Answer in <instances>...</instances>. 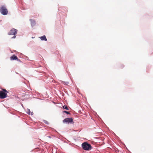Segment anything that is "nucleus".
Returning <instances> with one entry per match:
<instances>
[{
    "mask_svg": "<svg viewBox=\"0 0 153 153\" xmlns=\"http://www.w3.org/2000/svg\"><path fill=\"white\" fill-rule=\"evenodd\" d=\"M63 108L64 109L68 110L69 109L67 105H64L63 106Z\"/></svg>",
    "mask_w": 153,
    "mask_h": 153,
    "instance_id": "obj_10",
    "label": "nucleus"
},
{
    "mask_svg": "<svg viewBox=\"0 0 153 153\" xmlns=\"http://www.w3.org/2000/svg\"><path fill=\"white\" fill-rule=\"evenodd\" d=\"M63 112L66 113L67 114H70V113H69V112L67 111H63Z\"/></svg>",
    "mask_w": 153,
    "mask_h": 153,
    "instance_id": "obj_11",
    "label": "nucleus"
},
{
    "mask_svg": "<svg viewBox=\"0 0 153 153\" xmlns=\"http://www.w3.org/2000/svg\"><path fill=\"white\" fill-rule=\"evenodd\" d=\"M7 96V93H6L2 91H0V98L4 99Z\"/></svg>",
    "mask_w": 153,
    "mask_h": 153,
    "instance_id": "obj_4",
    "label": "nucleus"
},
{
    "mask_svg": "<svg viewBox=\"0 0 153 153\" xmlns=\"http://www.w3.org/2000/svg\"><path fill=\"white\" fill-rule=\"evenodd\" d=\"M27 113L29 115H33V112H31L30 113V109H28L27 110Z\"/></svg>",
    "mask_w": 153,
    "mask_h": 153,
    "instance_id": "obj_9",
    "label": "nucleus"
},
{
    "mask_svg": "<svg viewBox=\"0 0 153 153\" xmlns=\"http://www.w3.org/2000/svg\"><path fill=\"white\" fill-rule=\"evenodd\" d=\"M43 121H44V122L45 123V124H49V123H48V122L47 121H46V120H44Z\"/></svg>",
    "mask_w": 153,
    "mask_h": 153,
    "instance_id": "obj_12",
    "label": "nucleus"
},
{
    "mask_svg": "<svg viewBox=\"0 0 153 153\" xmlns=\"http://www.w3.org/2000/svg\"><path fill=\"white\" fill-rule=\"evenodd\" d=\"M16 37V36H15V35H14V36L12 37V38H15Z\"/></svg>",
    "mask_w": 153,
    "mask_h": 153,
    "instance_id": "obj_14",
    "label": "nucleus"
},
{
    "mask_svg": "<svg viewBox=\"0 0 153 153\" xmlns=\"http://www.w3.org/2000/svg\"><path fill=\"white\" fill-rule=\"evenodd\" d=\"M73 119L72 118H67L65 119L63 121V123H69L73 122Z\"/></svg>",
    "mask_w": 153,
    "mask_h": 153,
    "instance_id": "obj_5",
    "label": "nucleus"
},
{
    "mask_svg": "<svg viewBox=\"0 0 153 153\" xmlns=\"http://www.w3.org/2000/svg\"><path fill=\"white\" fill-rule=\"evenodd\" d=\"M82 148L85 150L89 151L92 149L91 145L87 142H85L82 144Z\"/></svg>",
    "mask_w": 153,
    "mask_h": 153,
    "instance_id": "obj_1",
    "label": "nucleus"
},
{
    "mask_svg": "<svg viewBox=\"0 0 153 153\" xmlns=\"http://www.w3.org/2000/svg\"><path fill=\"white\" fill-rule=\"evenodd\" d=\"M42 40L47 41V39L45 36H43L39 37Z\"/></svg>",
    "mask_w": 153,
    "mask_h": 153,
    "instance_id": "obj_8",
    "label": "nucleus"
},
{
    "mask_svg": "<svg viewBox=\"0 0 153 153\" xmlns=\"http://www.w3.org/2000/svg\"><path fill=\"white\" fill-rule=\"evenodd\" d=\"M17 30L14 28L11 29L10 32L8 33L9 35H15L17 33Z\"/></svg>",
    "mask_w": 153,
    "mask_h": 153,
    "instance_id": "obj_3",
    "label": "nucleus"
},
{
    "mask_svg": "<svg viewBox=\"0 0 153 153\" xmlns=\"http://www.w3.org/2000/svg\"><path fill=\"white\" fill-rule=\"evenodd\" d=\"M3 91H4V92H7V90H6V89H3Z\"/></svg>",
    "mask_w": 153,
    "mask_h": 153,
    "instance_id": "obj_13",
    "label": "nucleus"
},
{
    "mask_svg": "<svg viewBox=\"0 0 153 153\" xmlns=\"http://www.w3.org/2000/svg\"><path fill=\"white\" fill-rule=\"evenodd\" d=\"M30 21L31 22V25L32 26H33L35 25L36 23L35 20L30 19Z\"/></svg>",
    "mask_w": 153,
    "mask_h": 153,
    "instance_id": "obj_7",
    "label": "nucleus"
},
{
    "mask_svg": "<svg viewBox=\"0 0 153 153\" xmlns=\"http://www.w3.org/2000/svg\"><path fill=\"white\" fill-rule=\"evenodd\" d=\"M0 11L1 13L4 15H6L8 13V10L6 7L2 6L0 8Z\"/></svg>",
    "mask_w": 153,
    "mask_h": 153,
    "instance_id": "obj_2",
    "label": "nucleus"
},
{
    "mask_svg": "<svg viewBox=\"0 0 153 153\" xmlns=\"http://www.w3.org/2000/svg\"><path fill=\"white\" fill-rule=\"evenodd\" d=\"M11 60H17V61L19 62H21L20 60L15 55H13L10 57Z\"/></svg>",
    "mask_w": 153,
    "mask_h": 153,
    "instance_id": "obj_6",
    "label": "nucleus"
}]
</instances>
